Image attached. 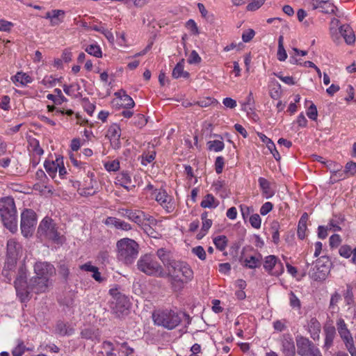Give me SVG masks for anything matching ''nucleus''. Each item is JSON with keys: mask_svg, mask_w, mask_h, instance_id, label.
Listing matches in <instances>:
<instances>
[{"mask_svg": "<svg viewBox=\"0 0 356 356\" xmlns=\"http://www.w3.org/2000/svg\"><path fill=\"white\" fill-rule=\"evenodd\" d=\"M213 243L216 248L222 251L227 246V238L225 236H218L213 239Z\"/></svg>", "mask_w": 356, "mask_h": 356, "instance_id": "obj_43", "label": "nucleus"}, {"mask_svg": "<svg viewBox=\"0 0 356 356\" xmlns=\"http://www.w3.org/2000/svg\"><path fill=\"white\" fill-rule=\"evenodd\" d=\"M156 256L161 261L167 270L177 261L173 258L172 252L163 248L157 250Z\"/></svg>", "mask_w": 356, "mask_h": 356, "instance_id": "obj_15", "label": "nucleus"}, {"mask_svg": "<svg viewBox=\"0 0 356 356\" xmlns=\"http://www.w3.org/2000/svg\"><path fill=\"white\" fill-rule=\"evenodd\" d=\"M65 11L63 10H52L51 26H58L63 22Z\"/></svg>", "mask_w": 356, "mask_h": 356, "instance_id": "obj_33", "label": "nucleus"}, {"mask_svg": "<svg viewBox=\"0 0 356 356\" xmlns=\"http://www.w3.org/2000/svg\"><path fill=\"white\" fill-rule=\"evenodd\" d=\"M339 31L348 44H352L355 42V36L353 29L349 25L343 24L340 26Z\"/></svg>", "mask_w": 356, "mask_h": 356, "instance_id": "obj_19", "label": "nucleus"}, {"mask_svg": "<svg viewBox=\"0 0 356 356\" xmlns=\"http://www.w3.org/2000/svg\"><path fill=\"white\" fill-rule=\"evenodd\" d=\"M104 167L106 170L111 171H117L120 168V163L118 161H112L111 162L106 163L104 164Z\"/></svg>", "mask_w": 356, "mask_h": 356, "instance_id": "obj_58", "label": "nucleus"}, {"mask_svg": "<svg viewBox=\"0 0 356 356\" xmlns=\"http://www.w3.org/2000/svg\"><path fill=\"white\" fill-rule=\"evenodd\" d=\"M85 51L96 58H101L102 56V49L97 44H90L86 48Z\"/></svg>", "mask_w": 356, "mask_h": 356, "instance_id": "obj_38", "label": "nucleus"}, {"mask_svg": "<svg viewBox=\"0 0 356 356\" xmlns=\"http://www.w3.org/2000/svg\"><path fill=\"white\" fill-rule=\"evenodd\" d=\"M37 223V216L34 211L24 209L21 213V232L22 235L28 238L33 235Z\"/></svg>", "mask_w": 356, "mask_h": 356, "instance_id": "obj_9", "label": "nucleus"}, {"mask_svg": "<svg viewBox=\"0 0 356 356\" xmlns=\"http://www.w3.org/2000/svg\"><path fill=\"white\" fill-rule=\"evenodd\" d=\"M44 166L49 175L51 178H54L56 175V172L58 170V168H56V165H55V163L49 161H45Z\"/></svg>", "mask_w": 356, "mask_h": 356, "instance_id": "obj_42", "label": "nucleus"}, {"mask_svg": "<svg viewBox=\"0 0 356 356\" xmlns=\"http://www.w3.org/2000/svg\"><path fill=\"white\" fill-rule=\"evenodd\" d=\"M102 348L106 350V356H114L115 354L113 353L114 345L112 342L105 341L102 343Z\"/></svg>", "mask_w": 356, "mask_h": 356, "instance_id": "obj_51", "label": "nucleus"}, {"mask_svg": "<svg viewBox=\"0 0 356 356\" xmlns=\"http://www.w3.org/2000/svg\"><path fill=\"white\" fill-rule=\"evenodd\" d=\"M155 324L168 330L176 327L181 321V316L172 310L158 311L152 315Z\"/></svg>", "mask_w": 356, "mask_h": 356, "instance_id": "obj_7", "label": "nucleus"}, {"mask_svg": "<svg viewBox=\"0 0 356 356\" xmlns=\"http://www.w3.org/2000/svg\"><path fill=\"white\" fill-rule=\"evenodd\" d=\"M348 177L346 175L345 170H342V168H341V169H339V170L337 171V172H334L333 175H331L330 180H331L332 183H335L340 180L345 179Z\"/></svg>", "mask_w": 356, "mask_h": 356, "instance_id": "obj_47", "label": "nucleus"}, {"mask_svg": "<svg viewBox=\"0 0 356 356\" xmlns=\"http://www.w3.org/2000/svg\"><path fill=\"white\" fill-rule=\"evenodd\" d=\"M207 145L209 150H213L216 152L222 151L225 147L223 142L218 140L209 141Z\"/></svg>", "mask_w": 356, "mask_h": 356, "instance_id": "obj_41", "label": "nucleus"}, {"mask_svg": "<svg viewBox=\"0 0 356 356\" xmlns=\"http://www.w3.org/2000/svg\"><path fill=\"white\" fill-rule=\"evenodd\" d=\"M109 293L112 296L111 308L118 315L124 314L129 308L130 303L128 298L118 291L117 289H111Z\"/></svg>", "mask_w": 356, "mask_h": 356, "instance_id": "obj_11", "label": "nucleus"}, {"mask_svg": "<svg viewBox=\"0 0 356 356\" xmlns=\"http://www.w3.org/2000/svg\"><path fill=\"white\" fill-rule=\"evenodd\" d=\"M312 6L314 10L321 8V12L324 13H333L337 9L336 6L330 1H321L317 4L312 3Z\"/></svg>", "mask_w": 356, "mask_h": 356, "instance_id": "obj_24", "label": "nucleus"}, {"mask_svg": "<svg viewBox=\"0 0 356 356\" xmlns=\"http://www.w3.org/2000/svg\"><path fill=\"white\" fill-rule=\"evenodd\" d=\"M34 270L37 275L35 282L37 280L40 282L33 288L36 289L37 293L44 291L47 287L49 277L55 273V268L48 262L39 261L35 263Z\"/></svg>", "mask_w": 356, "mask_h": 356, "instance_id": "obj_5", "label": "nucleus"}, {"mask_svg": "<svg viewBox=\"0 0 356 356\" xmlns=\"http://www.w3.org/2000/svg\"><path fill=\"white\" fill-rule=\"evenodd\" d=\"M82 105H83V107L84 108V110L87 112V113L89 115H92L95 109V106L94 104L91 103L88 99L87 98H83L82 99Z\"/></svg>", "mask_w": 356, "mask_h": 356, "instance_id": "obj_48", "label": "nucleus"}, {"mask_svg": "<svg viewBox=\"0 0 356 356\" xmlns=\"http://www.w3.org/2000/svg\"><path fill=\"white\" fill-rule=\"evenodd\" d=\"M308 214L307 213H304L299 220L297 234L298 237L300 240H303L306 236L307 222L308 220Z\"/></svg>", "mask_w": 356, "mask_h": 356, "instance_id": "obj_23", "label": "nucleus"}, {"mask_svg": "<svg viewBox=\"0 0 356 356\" xmlns=\"http://www.w3.org/2000/svg\"><path fill=\"white\" fill-rule=\"evenodd\" d=\"M224 159L222 156H218L215 161V170L217 174H220L224 167Z\"/></svg>", "mask_w": 356, "mask_h": 356, "instance_id": "obj_61", "label": "nucleus"}, {"mask_svg": "<svg viewBox=\"0 0 356 356\" xmlns=\"http://www.w3.org/2000/svg\"><path fill=\"white\" fill-rule=\"evenodd\" d=\"M17 260V259L7 257L3 268L15 271Z\"/></svg>", "mask_w": 356, "mask_h": 356, "instance_id": "obj_55", "label": "nucleus"}, {"mask_svg": "<svg viewBox=\"0 0 356 356\" xmlns=\"http://www.w3.org/2000/svg\"><path fill=\"white\" fill-rule=\"evenodd\" d=\"M264 268L270 275L279 276L284 270L283 265L277 261V259L274 255H269L265 258Z\"/></svg>", "mask_w": 356, "mask_h": 356, "instance_id": "obj_14", "label": "nucleus"}, {"mask_svg": "<svg viewBox=\"0 0 356 356\" xmlns=\"http://www.w3.org/2000/svg\"><path fill=\"white\" fill-rule=\"evenodd\" d=\"M325 341L323 349L327 352L333 345V341L336 336V328L334 325H326L324 327Z\"/></svg>", "mask_w": 356, "mask_h": 356, "instance_id": "obj_16", "label": "nucleus"}, {"mask_svg": "<svg viewBox=\"0 0 356 356\" xmlns=\"http://www.w3.org/2000/svg\"><path fill=\"white\" fill-rule=\"evenodd\" d=\"M38 236L41 239H49L56 243H61V237L58 232L56 223L48 217H45L38 228Z\"/></svg>", "mask_w": 356, "mask_h": 356, "instance_id": "obj_6", "label": "nucleus"}, {"mask_svg": "<svg viewBox=\"0 0 356 356\" xmlns=\"http://www.w3.org/2000/svg\"><path fill=\"white\" fill-rule=\"evenodd\" d=\"M192 252L201 260H204L206 259V252L200 245L193 248L192 249Z\"/></svg>", "mask_w": 356, "mask_h": 356, "instance_id": "obj_53", "label": "nucleus"}, {"mask_svg": "<svg viewBox=\"0 0 356 356\" xmlns=\"http://www.w3.org/2000/svg\"><path fill=\"white\" fill-rule=\"evenodd\" d=\"M331 262L327 257L317 259L314 266L309 271V276L315 281L325 280L330 273Z\"/></svg>", "mask_w": 356, "mask_h": 356, "instance_id": "obj_8", "label": "nucleus"}, {"mask_svg": "<svg viewBox=\"0 0 356 356\" xmlns=\"http://www.w3.org/2000/svg\"><path fill=\"white\" fill-rule=\"evenodd\" d=\"M259 186L262 190L263 193L267 198L273 196V193L270 190V182L264 177H259L258 179Z\"/></svg>", "mask_w": 356, "mask_h": 356, "instance_id": "obj_31", "label": "nucleus"}, {"mask_svg": "<svg viewBox=\"0 0 356 356\" xmlns=\"http://www.w3.org/2000/svg\"><path fill=\"white\" fill-rule=\"evenodd\" d=\"M255 32L253 29H248L242 34V40L244 42H250L254 36Z\"/></svg>", "mask_w": 356, "mask_h": 356, "instance_id": "obj_60", "label": "nucleus"}, {"mask_svg": "<svg viewBox=\"0 0 356 356\" xmlns=\"http://www.w3.org/2000/svg\"><path fill=\"white\" fill-rule=\"evenodd\" d=\"M155 199L168 212L172 210V205L170 204L172 200L171 197L169 196L165 191H159L156 195Z\"/></svg>", "mask_w": 356, "mask_h": 356, "instance_id": "obj_20", "label": "nucleus"}, {"mask_svg": "<svg viewBox=\"0 0 356 356\" xmlns=\"http://www.w3.org/2000/svg\"><path fill=\"white\" fill-rule=\"evenodd\" d=\"M26 276L24 275L23 268H21L19 270V275L15 281V286L17 290L19 287H24L26 285Z\"/></svg>", "mask_w": 356, "mask_h": 356, "instance_id": "obj_44", "label": "nucleus"}, {"mask_svg": "<svg viewBox=\"0 0 356 356\" xmlns=\"http://www.w3.org/2000/svg\"><path fill=\"white\" fill-rule=\"evenodd\" d=\"M106 136L108 138V139L120 138L121 129L120 127L116 124L111 125L108 129Z\"/></svg>", "mask_w": 356, "mask_h": 356, "instance_id": "obj_39", "label": "nucleus"}, {"mask_svg": "<svg viewBox=\"0 0 356 356\" xmlns=\"http://www.w3.org/2000/svg\"><path fill=\"white\" fill-rule=\"evenodd\" d=\"M201 57L199 56L195 50H193L188 58L189 64H198L201 62Z\"/></svg>", "mask_w": 356, "mask_h": 356, "instance_id": "obj_54", "label": "nucleus"}, {"mask_svg": "<svg viewBox=\"0 0 356 356\" xmlns=\"http://www.w3.org/2000/svg\"><path fill=\"white\" fill-rule=\"evenodd\" d=\"M245 266L249 268H255L261 265V256L258 257L251 256L250 258H246L244 261Z\"/></svg>", "mask_w": 356, "mask_h": 356, "instance_id": "obj_37", "label": "nucleus"}, {"mask_svg": "<svg viewBox=\"0 0 356 356\" xmlns=\"http://www.w3.org/2000/svg\"><path fill=\"white\" fill-rule=\"evenodd\" d=\"M323 164L330 171L332 175L334 172H337L339 169L342 168L341 165L332 161H327L326 162H323Z\"/></svg>", "mask_w": 356, "mask_h": 356, "instance_id": "obj_46", "label": "nucleus"}, {"mask_svg": "<svg viewBox=\"0 0 356 356\" xmlns=\"http://www.w3.org/2000/svg\"><path fill=\"white\" fill-rule=\"evenodd\" d=\"M341 237L339 234H333L330 237V245L332 248H337L341 243Z\"/></svg>", "mask_w": 356, "mask_h": 356, "instance_id": "obj_63", "label": "nucleus"}, {"mask_svg": "<svg viewBox=\"0 0 356 356\" xmlns=\"http://www.w3.org/2000/svg\"><path fill=\"white\" fill-rule=\"evenodd\" d=\"M81 335L83 339L87 340L99 341L100 333L99 330L94 327H87L82 330Z\"/></svg>", "mask_w": 356, "mask_h": 356, "instance_id": "obj_25", "label": "nucleus"}, {"mask_svg": "<svg viewBox=\"0 0 356 356\" xmlns=\"http://www.w3.org/2000/svg\"><path fill=\"white\" fill-rule=\"evenodd\" d=\"M352 249L349 246V245H342L340 249H339V254L341 257H343L345 258H349L353 252H352Z\"/></svg>", "mask_w": 356, "mask_h": 356, "instance_id": "obj_59", "label": "nucleus"}, {"mask_svg": "<svg viewBox=\"0 0 356 356\" xmlns=\"http://www.w3.org/2000/svg\"><path fill=\"white\" fill-rule=\"evenodd\" d=\"M115 342L117 345L120 346L119 350L122 352L124 356H129L134 353V348L130 347L127 342L120 343L115 339Z\"/></svg>", "mask_w": 356, "mask_h": 356, "instance_id": "obj_40", "label": "nucleus"}, {"mask_svg": "<svg viewBox=\"0 0 356 356\" xmlns=\"http://www.w3.org/2000/svg\"><path fill=\"white\" fill-rule=\"evenodd\" d=\"M309 331L311 333L312 337L314 339L315 336H319L321 332V323L316 318H312L309 323Z\"/></svg>", "mask_w": 356, "mask_h": 356, "instance_id": "obj_30", "label": "nucleus"}, {"mask_svg": "<svg viewBox=\"0 0 356 356\" xmlns=\"http://www.w3.org/2000/svg\"><path fill=\"white\" fill-rule=\"evenodd\" d=\"M117 180L122 187L128 191L135 187L134 185H131V177L127 172H122L117 177Z\"/></svg>", "mask_w": 356, "mask_h": 356, "instance_id": "obj_27", "label": "nucleus"}, {"mask_svg": "<svg viewBox=\"0 0 356 356\" xmlns=\"http://www.w3.org/2000/svg\"><path fill=\"white\" fill-rule=\"evenodd\" d=\"M289 302L291 307L300 309L301 307V303L299 298L295 295L293 291L289 293Z\"/></svg>", "mask_w": 356, "mask_h": 356, "instance_id": "obj_49", "label": "nucleus"}, {"mask_svg": "<svg viewBox=\"0 0 356 356\" xmlns=\"http://www.w3.org/2000/svg\"><path fill=\"white\" fill-rule=\"evenodd\" d=\"M266 0H253L247 6V10L249 11H254L259 9L265 2Z\"/></svg>", "mask_w": 356, "mask_h": 356, "instance_id": "obj_52", "label": "nucleus"}, {"mask_svg": "<svg viewBox=\"0 0 356 356\" xmlns=\"http://www.w3.org/2000/svg\"><path fill=\"white\" fill-rule=\"evenodd\" d=\"M344 170L348 177L355 175L356 174V163L353 161L348 162L345 165Z\"/></svg>", "mask_w": 356, "mask_h": 356, "instance_id": "obj_50", "label": "nucleus"}, {"mask_svg": "<svg viewBox=\"0 0 356 356\" xmlns=\"http://www.w3.org/2000/svg\"><path fill=\"white\" fill-rule=\"evenodd\" d=\"M307 115L309 117V118H310L312 120H316L317 119L318 111L316 106L314 104H312L309 107L308 111L307 112Z\"/></svg>", "mask_w": 356, "mask_h": 356, "instance_id": "obj_57", "label": "nucleus"}, {"mask_svg": "<svg viewBox=\"0 0 356 356\" xmlns=\"http://www.w3.org/2000/svg\"><path fill=\"white\" fill-rule=\"evenodd\" d=\"M282 346L285 356H295L296 347L293 339L289 334H285L283 335Z\"/></svg>", "mask_w": 356, "mask_h": 356, "instance_id": "obj_17", "label": "nucleus"}, {"mask_svg": "<svg viewBox=\"0 0 356 356\" xmlns=\"http://www.w3.org/2000/svg\"><path fill=\"white\" fill-rule=\"evenodd\" d=\"M172 286L183 287L193 279V270L186 262L177 260L166 272Z\"/></svg>", "mask_w": 356, "mask_h": 356, "instance_id": "obj_1", "label": "nucleus"}, {"mask_svg": "<svg viewBox=\"0 0 356 356\" xmlns=\"http://www.w3.org/2000/svg\"><path fill=\"white\" fill-rule=\"evenodd\" d=\"M118 258L126 264H132L138 254V244L133 239L124 238L118 241Z\"/></svg>", "mask_w": 356, "mask_h": 356, "instance_id": "obj_3", "label": "nucleus"}, {"mask_svg": "<svg viewBox=\"0 0 356 356\" xmlns=\"http://www.w3.org/2000/svg\"><path fill=\"white\" fill-rule=\"evenodd\" d=\"M250 222L251 225L256 229L261 227V218L259 214H253L250 217Z\"/></svg>", "mask_w": 356, "mask_h": 356, "instance_id": "obj_56", "label": "nucleus"}, {"mask_svg": "<svg viewBox=\"0 0 356 356\" xmlns=\"http://www.w3.org/2000/svg\"><path fill=\"white\" fill-rule=\"evenodd\" d=\"M74 333V329L68 323L58 321L55 325V334L64 337L71 336Z\"/></svg>", "mask_w": 356, "mask_h": 356, "instance_id": "obj_18", "label": "nucleus"}, {"mask_svg": "<svg viewBox=\"0 0 356 356\" xmlns=\"http://www.w3.org/2000/svg\"><path fill=\"white\" fill-rule=\"evenodd\" d=\"M21 245L15 240H9L7 243V257L18 259L21 251Z\"/></svg>", "mask_w": 356, "mask_h": 356, "instance_id": "obj_21", "label": "nucleus"}, {"mask_svg": "<svg viewBox=\"0 0 356 356\" xmlns=\"http://www.w3.org/2000/svg\"><path fill=\"white\" fill-rule=\"evenodd\" d=\"M296 341L298 355L323 356L319 348L308 338L298 335Z\"/></svg>", "mask_w": 356, "mask_h": 356, "instance_id": "obj_10", "label": "nucleus"}, {"mask_svg": "<svg viewBox=\"0 0 356 356\" xmlns=\"http://www.w3.org/2000/svg\"><path fill=\"white\" fill-rule=\"evenodd\" d=\"M218 202H216V199L211 194H207L204 196L200 205L203 208H215L218 206Z\"/></svg>", "mask_w": 356, "mask_h": 356, "instance_id": "obj_34", "label": "nucleus"}, {"mask_svg": "<svg viewBox=\"0 0 356 356\" xmlns=\"http://www.w3.org/2000/svg\"><path fill=\"white\" fill-rule=\"evenodd\" d=\"M118 211L121 216L127 218L139 226L143 225L145 220L149 221L150 223L156 222L152 216H147L140 210H131L122 208L119 209Z\"/></svg>", "mask_w": 356, "mask_h": 356, "instance_id": "obj_12", "label": "nucleus"}, {"mask_svg": "<svg viewBox=\"0 0 356 356\" xmlns=\"http://www.w3.org/2000/svg\"><path fill=\"white\" fill-rule=\"evenodd\" d=\"M106 224L111 225L117 229H122L124 231L131 230L132 229L129 223L114 217L107 218L106 220Z\"/></svg>", "mask_w": 356, "mask_h": 356, "instance_id": "obj_22", "label": "nucleus"}, {"mask_svg": "<svg viewBox=\"0 0 356 356\" xmlns=\"http://www.w3.org/2000/svg\"><path fill=\"white\" fill-rule=\"evenodd\" d=\"M335 328L346 348L354 341L352 334L348 327V325L342 318H339L336 321Z\"/></svg>", "mask_w": 356, "mask_h": 356, "instance_id": "obj_13", "label": "nucleus"}, {"mask_svg": "<svg viewBox=\"0 0 356 356\" xmlns=\"http://www.w3.org/2000/svg\"><path fill=\"white\" fill-rule=\"evenodd\" d=\"M273 208V205L271 202H265L260 209V213L262 216H265Z\"/></svg>", "mask_w": 356, "mask_h": 356, "instance_id": "obj_64", "label": "nucleus"}, {"mask_svg": "<svg viewBox=\"0 0 356 356\" xmlns=\"http://www.w3.org/2000/svg\"><path fill=\"white\" fill-rule=\"evenodd\" d=\"M0 214L4 226L15 233L17 230V219L13 198L6 197L0 200Z\"/></svg>", "mask_w": 356, "mask_h": 356, "instance_id": "obj_2", "label": "nucleus"}, {"mask_svg": "<svg viewBox=\"0 0 356 356\" xmlns=\"http://www.w3.org/2000/svg\"><path fill=\"white\" fill-rule=\"evenodd\" d=\"M184 59L182 58L174 67L172 76L174 79H179L183 77L185 79L189 78L190 74L184 70Z\"/></svg>", "mask_w": 356, "mask_h": 356, "instance_id": "obj_26", "label": "nucleus"}, {"mask_svg": "<svg viewBox=\"0 0 356 356\" xmlns=\"http://www.w3.org/2000/svg\"><path fill=\"white\" fill-rule=\"evenodd\" d=\"M254 101L253 98V95L252 92H250L248 96L247 97L245 102L242 104L243 109L245 110L247 108L252 109V106L254 105Z\"/></svg>", "mask_w": 356, "mask_h": 356, "instance_id": "obj_62", "label": "nucleus"}, {"mask_svg": "<svg viewBox=\"0 0 356 356\" xmlns=\"http://www.w3.org/2000/svg\"><path fill=\"white\" fill-rule=\"evenodd\" d=\"M137 266L140 271L147 275L157 277H166L164 268L152 254H146L140 257L137 262Z\"/></svg>", "mask_w": 356, "mask_h": 356, "instance_id": "obj_4", "label": "nucleus"}, {"mask_svg": "<svg viewBox=\"0 0 356 356\" xmlns=\"http://www.w3.org/2000/svg\"><path fill=\"white\" fill-rule=\"evenodd\" d=\"M13 82H19L21 85L25 86L26 84L32 81L31 77L26 73L18 72L13 78Z\"/></svg>", "mask_w": 356, "mask_h": 356, "instance_id": "obj_32", "label": "nucleus"}, {"mask_svg": "<svg viewBox=\"0 0 356 356\" xmlns=\"http://www.w3.org/2000/svg\"><path fill=\"white\" fill-rule=\"evenodd\" d=\"M115 95L118 96L122 102V106L126 108H131L135 106L134 101L133 99L126 94L124 91H120L115 93Z\"/></svg>", "mask_w": 356, "mask_h": 356, "instance_id": "obj_28", "label": "nucleus"}, {"mask_svg": "<svg viewBox=\"0 0 356 356\" xmlns=\"http://www.w3.org/2000/svg\"><path fill=\"white\" fill-rule=\"evenodd\" d=\"M284 37L280 35L278 38V49H277V59L280 61H284L287 58L286 51L284 47Z\"/></svg>", "mask_w": 356, "mask_h": 356, "instance_id": "obj_35", "label": "nucleus"}, {"mask_svg": "<svg viewBox=\"0 0 356 356\" xmlns=\"http://www.w3.org/2000/svg\"><path fill=\"white\" fill-rule=\"evenodd\" d=\"M344 221V218L341 216H334L333 218H332L328 224V227L330 229H332L334 232L340 231L341 227L339 225Z\"/></svg>", "mask_w": 356, "mask_h": 356, "instance_id": "obj_36", "label": "nucleus"}, {"mask_svg": "<svg viewBox=\"0 0 356 356\" xmlns=\"http://www.w3.org/2000/svg\"><path fill=\"white\" fill-rule=\"evenodd\" d=\"M156 157V152L154 150L149 151L143 153L142 155V164L146 165L147 163L152 162Z\"/></svg>", "mask_w": 356, "mask_h": 356, "instance_id": "obj_45", "label": "nucleus"}, {"mask_svg": "<svg viewBox=\"0 0 356 356\" xmlns=\"http://www.w3.org/2000/svg\"><path fill=\"white\" fill-rule=\"evenodd\" d=\"M201 218L202 220V227L200 233L197 235L199 238H202L212 225V220L207 218V212L205 211L202 213Z\"/></svg>", "mask_w": 356, "mask_h": 356, "instance_id": "obj_29", "label": "nucleus"}]
</instances>
